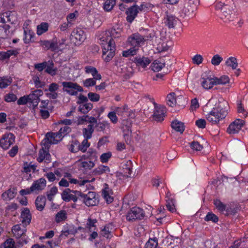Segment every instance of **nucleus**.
<instances>
[{"label":"nucleus","instance_id":"de8ad7c7","mask_svg":"<svg viewBox=\"0 0 248 248\" xmlns=\"http://www.w3.org/2000/svg\"><path fill=\"white\" fill-rule=\"evenodd\" d=\"M204 220L206 221H211L214 223H217L218 221V217L212 212H208L204 217Z\"/></svg>","mask_w":248,"mask_h":248},{"label":"nucleus","instance_id":"e433bc0d","mask_svg":"<svg viewBox=\"0 0 248 248\" xmlns=\"http://www.w3.org/2000/svg\"><path fill=\"white\" fill-rule=\"evenodd\" d=\"M110 171L109 168L107 166L100 165L96 168L94 170L93 172L95 175H101L104 173H107Z\"/></svg>","mask_w":248,"mask_h":248},{"label":"nucleus","instance_id":"e2e57ef3","mask_svg":"<svg viewBox=\"0 0 248 248\" xmlns=\"http://www.w3.org/2000/svg\"><path fill=\"white\" fill-rule=\"evenodd\" d=\"M83 83L85 87L89 88L94 86L96 84V81L92 78H89L83 80Z\"/></svg>","mask_w":248,"mask_h":248},{"label":"nucleus","instance_id":"39448f33","mask_svg":"<svg viewBox=\"0 0 248 248\" xmlns=\"http://www.w3.org/2000/svg\"><path fill=\"white\" fill-rule=\"evenodd\" d=\"M145 216L144 212L141 208L133 207L127 212L126 219L129 221L142 219Z\"/></svg>","mask_w":248,"mask_h":248},{"label":"nucleus","instance_id":"c03bdc74","mask_svg":"<svg viewBox=\"0 0 248 248\" xmlns=\"http://www.w3.org/2000/svg\"><path fill=\"white\" fill-rule=\"evenodd\" d=\"M116 0H106L104 4V9L109 12L113 9Z\"/></svg>","mask_w":248,"mask_h":248},{"label":"nucleus","instance_id":"3c124183","mask_svg":"<svg viewBox=\"0 0 248 248\" xmlns=\"http://www.w3.org/2000/svg\"><path fill=\"white\" fill-rule=\"evenodd\" d=\"M47 154H49L48 151H46L43 148L40 149L38 153V157L37 158V160L39 162H42L46 158V156Z\"/></svg>","mask_w":248,"mask_h":248},{"label":"nucleus","instance_id":"4be33fe9","mask_svg":"<svg viewBox=\"0 0 248 248\" xmlns=\"http://www.w3.org/2000/svg\"><path fill=\"white\" fill-rule=\"evenodd\" d=\"M171 127L176 131L182 134L185 129L184 123L177 120L173 121L171 123Z\"/></svg>","mask_w":248,"mask_h":248},{"label":"nucleus","instance_id":"a18cd8bd","mask_svg":"<svg viewBox=\"0 0 248 248\" xmlns=\"http://www.w3.org/2000/svg\"><path fill=\"white\" fill-rule=\"evenodd\" d=\"M110 226V225H106L101 231V235L107 239L110 238L112 236L111 231L109 230Z\"/></svg>","mask_w":248,"mask_h":248},{"label":"nucleus","instance_id":"79ce46f5","mask_svg":"<svg viewBox=\"0 0 248 248\" xmlns=\"http://www.w3.org/2000/svg\"><path fill=\"white\" fill-rule=\"evenodd\" d=\"M72 192L75 194H71L70 197V201L72 200L74 202H77L78 201L82 202V192L79 191H74L72 190Z\"/></svg>","mask_w":248,"mask_h":248},{"label":"nucleus","instance_id":"1a4fd4ad","mask_svg":"<svg viewBox=\"0 0 248 248\" xmlns=\"http://www.w3.org/2000/svg\"><path fill=\"white\" fill-rule=\"evenodd\" d=\"M15 141V136L11 133L3 135L0 140V146L4 150H7Z\"/></svg>","mask_w":248,"mask_h":248},{"label":"nucleus","instance_id":"0eeeda50","mask_svg":"<svg viewBox=\"0 0 248 248\" xmlns=\"http://www.w3.org/2000/svg\"><path fill=\"white\" fill-rule=\"evenodd\" d=\"M82 202L88 206L96 205L99 200L94 192L89 191L87 194L82 193Z\"/></svg>","mask_w":248,"mask_h":248},{"label":"nucleus","instance_id":"c85d7f7f","mask_svg":"<svg viewBox=\"0 0 248 248\" xmlns=\"http://www.w3.org/2000/svg\"><path fill=\"white\" fill-rule=\"evenodd\" d=\"M165 66V62L162 60H155L151 64V68L155 72L160 71Z\"/></svg>","mask_w":248,"mask_h":248},{"label":"nucleus","instance_id":"412c9836","mask_svg":"<svg viewBox=\"0 0 248 248\" xmlns=\"http://www.w3.org/2000/svg\"><path fill=\"white\" fill-rule=\"evenodd\" d=\"M202 86L205 89H210L215 85V78L202 77Z\"/></svg>","mask_w":248,"mask_h":248},{"label":"nucleus","instance_id":"20e7f679","mask_svg":"<svg viewBox=\"0 0 248 248\" xmlns=\"http://www.w3.org/2000/svg\"><path fill=\"white\" fill-rule=\"evenodd\" d=\"M62 84L63 86V91L70 95H77L78 92H83V88L77 83L64 81Z\"/></svg>","mask_w":248,"mask_h":248},{"label":"nucleus","instance_id":"cd10ccee","mask_svg":"<svg viewBox=\"0 0 248 248\" xmlns=\"http://www.w3.org/2000/svg\"><path fill=\"white\" fill-rule=\"evenodd\" d=\"M24 37L23 38V41L24 43L28 44L34 41L32 39L34 36V33L31 30H29V29H25L24 31Z\"/></svg>","mask_w":248,"mask_h":248},{"label":"nucleus","instance_id":"aec40b11","mask_svg":"<svg viewBox=\"0 0 248 248\" xmlns=\"http://www.w3.org/2000/svg\"><path fill=\"white\" fill-rule=\"evenodd\" d=\"M131 124L132 123L130 120L126 119L123 120L122 122L121 129L124 133V136L128 135L131 133Z\"/></svg>","mask_w":248,"mask_h":248},{"label":"nucleus","instance_id":"4c0bfd02","mask_svg":"<svg viewBox=\"0 0 248 248\" xmlns=\"http://www.w3.org/2000/svg\"><path fill=\"white\" fill-rule=\"evenodd\" d=\"M96 219H92L91 218H88L87 222L86 224V228L88 230V231L91 232L93 230L95 231L96 229V226L95 223L97 222Z\"/></svg>","mask_w":248,"mask_h":248},{"label":"nucleus","instance_id":"69168bd1","mask_svg":"<svg viewBox=\"0 0 248 248\" xmlns=\"http://www.w3.org/2000/svg\"><path fill=\"white\" fill-rule=\"evenodd\" d=\"M4 248H16L15 247V241L12 238H9L3 244Z\"/></svg>","mask_w":248,"mask_h":248},{"label":"nucleus","instance_id":"a878e982","mask_svg":"<svg viewBox=\"0 0 248 248\" xmlns=\"http://www.w3.org/2000/svg\"><path fill=\"white\" fill-rule=\"evenodd\" d=\"M57 70V68L54 67V63L53 61L52 60L48 61L45 72L53 76L56 75Z\"/></svg>","mask_w":248,"mask_h":248},{"label":"nucleus","instance_id":"f257e3e1","mask_svg":"<svg viewBox=\"0 0 248 248\" xmlns=\"http://www.w3.org/2000/svg\"><path fill=\"white\" fill-rule=\"evenodd\" d=\"M228 103L222 100L216 104L215 107L206 115L207 120L212 124H217L226 116L228 113Z\"/></svg>","mask_w":248,"mask_h":248},{"label":"nucleus","instance_id":"13d9d810","mask_svg":"<svg viewBox=\"0 0 248 248\" xmlns=\"http://www.w3.org/2000/svg\"><path fill=\"white\" fill-rule=\"evenodd\" d=\"M102 195L108 203H111L113 201V198L109 195L108 192L106 189L103 190Z\"/></svg>","mask_w":248,"mask_h":248},{"label":"nucleus","instance_id":"ea45409f","mask_svg":"<svg viewBox=\"0 0 248 248\" xmlns=\"http://www.w3.org/2000/svg\"><path fill=\"white\" fill-rule=\"evenodd\" d=\"M78 232V229L75 227L74 225H70L68 227V229L65 231H62L61 234V236L63 235L67 237L69 234H75Z\"/></svg>","mask_w":248,"mask_h":248},{"label":"nucleus","instance_id":"473e14b6","mask_svg":"<svg viewBox=\"0 0 248 248\" xmlns=\"http://www.w3.org/2000/svg\"><path fill=\"white\" fill-rule=\"evenodd\" d=\"M12 82V79L10 77H3L0 78V88H5Z\"/></svg>","mask_w":248,"mask_h":248},{"label":"nucleus","instance_id":"bf43d9fd","mask_svg":"<svg viewBox=\"0 0 248 248\" xmlns=\"http://www.w3.org/2000/svg\"><path fill=\"white\" fill-rule=\"evenodd\" d=\"M222 60L223 59L218 54H216L213 57L211 60V63L215 66H217L220 64Z\"/></svg>","mask_w":248,"mask_h":248},{"label":"nucleus","instance_id":"338daca9","mask_svg":"<svg viewBox=\"0 0 248 248\" xmlns=\"http://www.w3.org/2000/svg\"><path fill=\"white\" fill-rule=\"evenodd\" d=\"M88 98L93 102H97L99 100L100 95L96 93L90 92L88 94Z\"/></svg>","mask_w":248,"mask_h":248},{"label":"nucleus","instance_id":"423d86ee","mask_svg":"<svg viewBox=\"0 0 248 248\" xmlns=\"http://www.w3.org/2000/svg\"><path fill=\"white\" fill-rule=\"evenodd\" d=\"M115 44L113 39H110L107 45V47L105 46L103 48V57L106 55L104 58V60L107 62H109L115 55Z\"/></svg>","mask_w":248,"mask_h":248},{"label":"nucleus","instance_id":"ddd939ff","mask_svg":"<svg viewBox=\"0 0 248 248\" xmlns=\"http://www.w3.org/2000/svg\"><path fill=\"white\" fill-rule=\"evenodd\" d=\"M38 43L43 48L51 51H56L58 50V46L55 43V38L51 40H40Z\"/></svg>","mask_w":248,"mask_h":248},{"label":"nucleus","instance_id":"7ed1b4c3","mask_svg":"<svg viewBox=\"0 0 248 248\" xmlns=\"http://www.w3.org/2000/svg\"><path fill=\"white\" fill-rule=\"evenodd\" d=\"M216 7L221 11V18L224 22H228L233 20L235 14L230 5L220 2L217 5Z\"/></svg>","mask_w":248,"mask_h":248},{"label":"nucleus","instance_id":"680f3d73","mask_svg":"<svg viewBox=\"0 0 248 248\" xmlns=\"http://www.w3.org/2000/svg\"><path fill=\"white\" fill-rule=\"evenodd\" d=\"M128 106L126 105L123 106L122 107H117L115 110V112L118 115H123L125 112H127L128 110Z\"/></svg>","mask_w":248,"mask_h":248},{"label":"nucleus","instance_id":"774afa93","mask_svg":"<svg viewBox=\"0 0 248 248\" xmlns=\"http://www.w3.org/2000/svg\"><path fill=\"white\" fill-rule=\"evenodd\" d=\"M190 147L192 149L200 151L203 149V146L198 141H194L190 143Z\"/></svg>","mask_w":248,"mask_h":248},{"label":"nucleus","instance_id":"052dcab7","mask_svg":"<svg viewBox=\"0 0 248 248\" xmlns=\"http://www.w3.org/2000/svg\"><path fill=\"white\" fill-rule=\"evenodd\" d=\"M111 155L112 154L110 152L102 154L100 157L101 162L103 163L108 162Z\"/></svg>","mask_w":248,"mask_h":248},{"label":"nucleus","instance_id":"49530a36","mask_svg":"<svg viewBox=\"0 0 248 248\" xmlns=\"http://www.w3.org/2000/svg\"><path fill=\"white\" fill-rule=\"evenodd\" d=\"M167 209L171 213H173L175 211V208L174 206V201L172 198H168L166 200V205Z\"/></svg>","mask_w":248,"mask_h":248},{"label":"nucleus","instance_id":"c756f323","mask_svg":"<svg viewBox=\"0 0 248 248\" xmlns=\"http://www.w3.org/2000/svg\"><path fill=\"white\" fill-rule=\"evenodd\" d=\"M79 142L76 139L73 140L70 144L68 145L69 150L72 153H77L79 151Z\"/></svg>","mask_w":248,"mask_h":248},{"label":"nucleus","instance_id":"6e6d98bb","mask_svg":"<svg viewBox=\"0 0 248 248\" xmlns=\"http://www.w3.org/2000/svg\"><path fill=\"white\" fill-rule=\"evenodd\" d=\"M42 144V148L44 149L47 151L49 152V149L50 147V145L52 144L51 143V141H49V140H48V138H45L41 142Z\"/></svg>","mask_w":248,"mask_h":248},{"label":"nucleus","instance_id":"2eb2a0df","mask_svg":"<svg viewBox=\"0 0 248 248\" xmlns=\"http://www.w3.org/2000/svg\"><path fill=\"white\" fill-rule=\"evenodd\" d=\"M165 110L163 107L155 106V110L153 115V119L157 122L163 121L165 117Z\"/></svg>","mask_w":248,"mask_h":248},{"label":"nucleus","instance_id":"f3484780","mask_svg":"<svg viewBox=\"0 0 248 248\" xmlns=\"http://www.w3.org/2000/svg\"><path fill=\"white\" fill-rule=\"evenodd\" d=\"M133 62L135 63L136 66L145 68L151 62L150 59L145 57H136L134 58Z\"/></svg>","mask_w":248,"mask_h":248},{"label":"nucleus","instance_id":"5fc2aeb1","mask_svg":"<svg viewBox=\"0 0 248 248\" xmlns=\"http://www.w3.org/2000/svg\"><path fill=\"white\" fill-rule=\"evenodd\" d=\"M90 145V143L88 142V140H87V139H84L81 144L79 143V147L80 149H79V151H81L83 153H85Z\"/></svg>","mask_w":248,"mask_h":248},{"label":"nucleus","instance_id":"a19ab883","mask_svg":"<svg viewBox=\"0 0 248 248\" xmlns=\"http://www.w3.org/2000/svg\"><path fill=\"white\" fill-rule=\"evenodd\" d=\"M110 39H113L112 38H110L107 32H106L105 34L102 35L99 38V43L102 46L103 48L105 46L106 47H107V45L108 44L109 40Z\"/></svg>","mask_w":248,"mask_h":248},{"label":"nucleus","instance_id":"6e6552de","mask_svg":"<svg viewBox=\"0 0 248 248\" xmlns=\"http://www.w3.org/2000/svg\"><path fill=\"white\" fill-rule=\"evenodd\" d=\"M71 40L76 45H79L86 39L84 31L80 28L75 29L71 34Z\"/></svg>","mask_w":248,"mask_h":248},{"label":"nucleus","instance_id":"dca6fc26","mask_svg":"<svg viewBox=\"0 0 248 248\" xmlns=\"http://www.w3.org/2000/svg\"><path fill=\"white\" fill-rule=\"evenodd\" d=\"M138 13V10L137 9V5L135 4L129 8L126 11L125 14L127 15L126 20L129 23H132L137 16Z\"/></svg>","mask_w":248,"mask_h":248},{"label":"nucleus","instance_id":"c9c22d12","mask_svg":"<svg viewBox=\"0 0 248 248\" xmlns=\"http://www.w3.org/2000/svg\"><path fill=\"white\" fill-rule=\"evenodd\" d=\"M214 204L217 210L224 214L227 207L226 205L224 204L220 200L218 199L215 200L214 201Z\"/></svg>","mask_w":248,"mask_h":248},{"label":"nucleus","instance_id":"58836bf2","mask_svg":"<svg viewBox=\"0 0 248 248\" xmlns=\"http://www.w3.org/2000/svg\"><path fill=\"white\" fill-rule=\"evenodd\" d=\"M66 218L67 214L64 210H61L56 214L55 216V221L57 223H60L62 221H64Z\"/></svg>","mask_w":248,"mask_h":248},{"label":"nucleus","instance_id":"f03ea898","mask_svg":"<svg viewBox=\"0 0 248 248\" xmlns=\"http://www.w3.org/2000/svg\"><path fill=\"white\" fill-rule=\"evenodd\" d=\"M13 16L11 13H5L3 17H0V38L6 39L10 35L9 31L10 26L7 22H10L11 24L14 23L12 20Z\"/></svg>","mask_w":248,"mask_h":248},{"label":"nucleus","instance_id":"603ef678","mask_svg":"<svg viewBox=\"0 0 248 248\" xmlns=\"http://www.w3.org/2000/svg\"><path fill=\"white\" fill-rule=\"evenodd\" d=\"M138 50V48L132 47L128 50L124 51L123 52V56L125 57H127L129 56H134V55L136 54Z\"/></svg>","mask_w":248,"mask_h":248},{"label":"nucleus","instance_id":"864d4df0","mask_svg":"<svg viewBox=\"0 0 248 248\" xmlns=\"http://www.w3.org/2000/svg\"><path fill=\"white\" fill-rule=\"evenodd\" d=\"M17 99L16 94L13 93H10L4 96V100L7 102H15Z\"/></svg>","mask_w":248,"mask_h":248},{"label":"nucleus","instance_id":"9b49d317","mask_svg":"<svg viewBox=\"0 0 248 248\" xmlns=\"http://www.w3.org/2000/svg\"><path fill=\"white\" fill-rule=\"evenodd\" d=\"M244 121L241 119H236L232 123L227 129V132L229 134H234L238 133L240 130L243 126Z\"/></svg>","mask_w":248,"mask_h":248},{"label":"nucleus","instance_id":"9d476101","mask_svg":"<svg viewBox=\"0 0 248 248\" xmlns=\"http://www.w3.org/2000/svg\"><path fill=\"white\" fill-rule=\"evenodd\" d=\"M144 38L142 35L139 33H134L128 38V42L132 47L138 48L144 44Z\"/></svg>","mask_w":248,"mask_h":248},{"label":"nucleus","instance_id":"bb28decb","mask_svg":"<svg viewBox=\"0 0 248 248\" xmlns=\"http://www.w3.org/2000/svg\"><path fill=\"white\" fill-rule=\"evenodd\" d=\"M164 23L169 28H173L177 22L176 18L171 15H167Z\"/></svg>","mask_w":248,"mask_h":248},{"label":"nucleus","instance_id":"f8f14e48","mask_svg":"<svg viewBox=\"0 0 248 248\" xmlns=\"http://www.w3.org/2000/svg\"><path fill=\"white\" fill-rule=\"evenodd\" d=\"M43 94L41 90H35L28 95L29 103H31L33 108L36 107L40 101L39 97Z\"/></svg>","mask_w":248,"mask_h":248},{"label":"nucleus","instance_id":"5701e85b","mask_svg":"<svg viewBox=\"0 0 248 248\" xmlns=\"http://www.w3.org/2000/svg\"><path fill=\"white\" fill-rule=\"evenodd\" d=\"M46 198L44 196H39L35 200V206L36 209L40 211H42L45 206Z\"/></svg>","mask_w":248,"mask_h":248},{"label":"nucleus","instance_id":"4468645a","mask_svg":"<svg viewBox=\"0 0 248 248\" xmlns=\"http://www.w3.org/2000/svg\"><path fill=\"white\" fill-rule=\"evenodd\" d=\"M46 186V180L45 178H41L35 181L32 184L31 191L36 192L37 191L43 190Z\"/></svg>","mask_w":248,"mask_h":248},{"label":"nucleus","instance_id":"09e8293b","mask_svg":"<svg viewBox=\"0 0 248 248\" xmlns=\"http://www.w3.org/2000/svg\"><path fill=\"white\" fill-rule=\"evenodd\" d=\"M157 239L156 237H154L149 240L146 243L145 248H157Z\"/></svg>","mask_w":248,"mask_h":248},{"label":"nucleus","instance_id":"4d7b16f0","mask_svg":"<svg viewBox=\"0 0 248 248\" xmlns=\"http://www.w3.org/2000/svg\"><path fill=\"white\" fill-rule=\"evenodd\" d=\"M54 135V133L53 132H48L46 134L45 137L48 138V140H49V141H51L52 144H57L61 141V139L55 140Z\"/></svg>","mask_w":248,"mask_h":248},{"label":"nucleus","instance_id":"72a5a7b5","mask_svg":"<svg viewBox=\"0 0 248 248\" xmlns=\"http://www.w3.org/2000/svg\"><path fill=\"white\" fill-rule=\"evenodd\" d=\"M93 132V125L90 124L87 128L83 129V134L85 139L88 140L92 137V133Z\"/></svg>","mask_w":248,"mask_h":248},{"label":"nucleus","instance_id":"a211bd4d","mask_svg":"<svg viewBox=\"0 0 248 248\" xmlns=\"http://www.w3.org/2000/svg\"><path fill=\"white\" fill-rule=\"evenodd\" d=\"M22 223L25 226L29 225L31 220V215L30 211L28 208H24L21 213Z\"/></svg>","mask_w":248,"mask_h":248},{"label":"nucleus","instance_id":"f704fd0d","mask_svg":"<svg viewBox=\"0 0 248 248\" xmlns=\"http://www.w3.org/2000/svg\"><path fill=\"white\" fill-rule=\"evenodd\" d=\"M48 24L46 22H42L37 26V34L41 35L48 31Z\"/></svg>","mask_w":248,"mask_h":248},{"label":"nucleus","instance_id":"8fccbe9b","mask_svg":"<svg viewBox=\"0 0 248 248\" xmlns=\"http://www.w3.org/2000/svg\"><path fill=\"white\" fill-rule=\"evenodd\" d=\"M215 85L225 84L229 82V78L227 76H221L220 78H215Z\"/></svg>","mask_w":248,"mask_h":248},{"label":"nucleus","instance_id":"393cba45","mask_svg":"<svg viewBox=\"0 0 248 248\" xmlns=\"http://www.w3.org/2000/svg\"><path fill=\"white\" fill-rule=\"evenodd\" d=\"M239 210V208L238 205L231 204L226 207L224 215L225 216H234L238 212Z\"/></svg>","mask_w":248,"mask_h":248},{"label":"nucleus","instance_id":"6ab92c4d","mask_svg":"<svg viewBox=\"0 0 248 248\" xmlns=\"http://www.w3.org/2000/svg\"><path fill=\"white\" fill-rule=\"evenodd\" d=\"M16 193V188L11 187L2 194L1 197L4 201H9L14 198Z\"/></svg>","mask_w":248,"mask_h":248},{"label":"nucleus","instance_id":"37998d69","mask_svg":"<svg viewBox=\"0 0 248 248\" xmlns=\"http://www.w3.org/2000/svg\"><path fill=\"white\" fill-rule=\"evenodd\" d=\"M226 64L231 67L232 69H235L238 66L237 59L232 57L229 58L226 61Z\"/></svg>","mask_w":248,"mask_h":248},{"label":"nucleus","instance_id":"b1692460","mask_svg":"<svg viewBox=\"0 0 248 248\" xmlns=\"http://www.w3.org/2000/svg\"><path fill=\"white\" fill-rule=\"evenodd\" d=\"M97 158V156L96 151L91 148L89 149L86 154L83 155L81 156V159H89L90 161H92L93 162L96 161Z\"/></svg>","mask_w":248,"mask_h":248},{"label":"nucleus","instance_id":"0e129e2a","mask_svg":"<svg viewBox=\"0 0 248 248\" xmlns=\"http://www.w3.org/2000/svg\"><path fill=\"white\" fill-rule=\"evenodd\" d=\"M69 192H72V190H71L69 188H67L65 189L62 193V199L66 202L70 201L69 196L71 195V194H69Z\"/></svg>","mask_w":248,"mask_h":248},{"label":"nucleus","instance_id":"2f4dec72","mask_svg":"<svg viewBox=\"0 0 248 248\" xmlns=\"http://www.w3.org/2000/svg\"><path fill=\"white\" fill-rule=\"evenodd\" d=\"M93 107L91 103H86L80 104L78 107V110L83 114L87 113Z\"/></svg>","mask_w":248,"mask_h":248},{"label":"nucleus","instance_id":"7c9ffc66","mask_svg":"<svg viewBox=\"0 0 248 248\" xmlns=\"http://www.w3.org/2000/svg\"><path fill=\"white\" fill-rule=\"evenodd\" d=\"M166 102L170 107H173L176 105L177 100L175 98V93L172 92L168 94L166 97Z\"/></svg>","mask_w":248,"mask_h":248}]
</instances>
